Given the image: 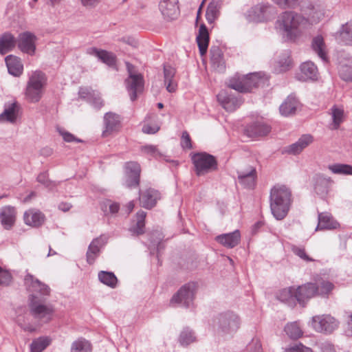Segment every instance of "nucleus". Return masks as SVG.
<instances>
[{"mask_svg":"<svg viewBox=\"0 0 352 352\" xmlns=\"http://www.w3.org/2000/svg\"><path fill=\"white\" fill-rule=\"evenodd\" d=\"M328 168L334 174L352 175V166L345 164H333L329 165Z\"/></svg>","mask_w":352,"mask_h":352,"instance_id":"51","label":"nucleus"},{"mask_svg":"<svg viewBox=\"0 0 352 352\" xmlns=\"http://www.w3.org/2000/svg\"><path fill=\"white\" fill-rule=\"evenodd\" d=\"M320 347L322 352H336L333 344L329 342H322Z\"/></svg>","mask_w":352,"mask_h":352,"instance_id":"64","label":"nucleus"},{"mask_svg":"<svg viewBox=\"0 0 352 352\" xmlns=\"http://www.w3.org/2000/svg\"><path fill=\"white\" fill-rule=\"evenodd\" d=\"M126 65L129 73V76L125 80L126 88L131 100L134 101L136 100L138 94L144 90V80L141 74L134 71V66L132 64L126 63Z\"/></svg>","mask_w":352,"mask_h":352,"instance_id":"6","label":"nucleus"},{"mask_svg":"<svg viewBox=\"0 0 352 352\" xmlns=\"http://www.w3.org/2000/svg\"><path fill=\"white\" fill-rule=\"evenodd\" d=\"M285 331L292 340H297L303 334V332L297 322L288 323L285 327Z\"/></svg>","mask_w":352,"mask_h":352,"instance_id":"49","label":"nucleus"},{"mask_svg":"<svg viewBox=\"0 0 352 352\" xmlns=\"http://www.w3.org/2000/svg\"><path fill=\"white\" fill-rule=\"evenodd\" d=\"M181 146L183 148H192V143L190 135L187 131H184L182 133V139H181Z\"/></svg>","mask_w":352,"mask_h":352,"instance_id":"60","label":"nucleus"},{"mask_svg":"<svg viewBox=\"0 0 352 352\" xmlns=\"http://www.w3.org/2000/svg\"><path fill=\"white\" fill-rule=\"evenodd\" d=\"M309 25V19L294 11H285L276 22V28L288 41H295Z\"/></svg>","mask_w":352,"mask_h":352,"instance_id":"1","label":"nucleus"},{"mask_svg":"<svg viewBox=\"0 0 352 352\" xmlns=\"http://www.w3.org/2000/svg\"><path fill=\"white\" fill-rule=\"evenodd\" d=\"M46 82L44 73L41 71L34 72L28 82L25 95L32 102H38L42 96V90Z\"/></svg>","mask_w":352,"mask_h":352,"instance_id":"5","label":"nucleus"},{"mask_svg":"<svg viewBox=\"0 0 352 352\" xmlns=\"http://www.w3.org/2000/svg\"><path fill=\"white\" fill-rule=\"evenodd\" d=\"M16 44V39L9 33L6 32L0 36V53L5 54L12 50Z\"/></svg>","mask_w":352,"mask_h":352,"instance_id":"38","label":"nucleus"},{"mask_svg":"<svg viewBox=\"0 0 352 352\" xmlns=\"http://www.w3.org/2000/svg\"><path fill=\"white\" fill-rule=\"evenodd\" d=\"M209 33L208 28L205 24H201L199 27L198 34L196 37V41L199 47L201 56L206 54L209 44Z\"/></svg>","mask_w":352,"mask_h":352,"instance_id":"29","label":"nucleus"},{"mask_svg":"<svg viewBox=\"0 0 352 352\" xmlns=\"http://www.w3.org/2000/svg\"><path fill=\"white\" fill-rule=\"evenodd\" d=\"M217 100L227 111H234L242 104V100L228 91L221 90L217 96Z\"/></svg>","mask_w":352,"mask_h":352,"instance_id":"13","label":"nucleus"},{"mask_svg":"<svg viewBox=\"0 0 352 352\" xmlns=\"http://www.w3.org/2000/svg\"><path fill=\"white\" fill-rule=\"evenodd\" d=\"M256 172L254 168L250 167L248 171L238 172V179L244 187L251 188L255 185Z\"/></svg>","mask_w":352,"mask_h":352,"instance_id":"34","label":"nucleus"},{"mask_svg":"<svg viewBox=\"0 0 352 352\" xmlns=\"http://www.w3.org/2000/svg\"><path fill=\"white\" fill-rule=\"evenodd\" d=\"M240 324L239 316L232 311L221 313L214 319V325L224 334L235 333L239 329Z\"/></svg>","mask_w":352,"mask_h":352,"instance_id":"4","label":"nucleus"},{"mask_svg":"<svg viewBox=\"0 0 352 352\" xmlns=\"http://www.w3.org/2000/svg\"><path fill=\"white\" fill-rule=\"evenodd\" d=\"M196 284L190 282L183 285L172 297L171 303H178L184 307H190L195 298Z\"/></svg>","mask_w":352,"mask_h":352,"instance_id":"10","label":"nucleus"},{"mask_svg":"<svg viewBox=\"0 0 352 352\" xmlns=\"http://www.w3.org/2000/svg\"><path fill=\"white\" fill-rule=\"evenodd\" d=\"M98 279L104 285L111 288H115L117 285L118 279L113 272L100 271L98 273Z\"/></svg>","mask_w":352,"mask_h":352,"instance_id":"46","label":"nucleus"},{"mask_svg":"<svg viewBox=\"0 0 352 352\" xmlns=\"http://www.w3.org/2000/svg\"><path fill=\"white\" fill-rule=\"evenodd\" d=\"M247 352H263L262 344L258 338L254 337L246 346Z\"/></svg>","mask_w":352,"mask_h":352,"instance_id":"56","label":"nucleus"},{"mask_svg":"<svg viewBox=\"0 0 352 352\" xmlns=\"http://www.w3.org/2000/svg\"><path fill=\"white\" fill-rule=\"evenodd\" d=\"M300 79L302 80H315L318 76V68L314 63L306 61L300 65Z\"/></svg>","mask_w":352,"mask_h":352,"instance_id":"36","label":"nucleus"},{"mask_svg":"<svg viewBox=\"0 0 352 352\" xmlns=\"http://www.w3.org/2000/svg\"><path fill=\"white\" fill-rule=\"evenodd\" d=\"M175 73L176 70L174 67L168 65H164V84L166 90L170 93L175 92L177 87V83L175 80Z\"/></svg>","mask_w":352,"mask_h":352,"instance_id":"31","label":"nucleus"},{"mask_svg":"<svg viewBox=\"0 0 352 352\" xmlns=\"http://www.w3.org/2000/svg\"><path fill=\"white\" fill-rule=\"evenodd\" d=\"M210 60L213 67L219 72H223L225 69L223 56L221 49L213 46L210 48Z\"/></svg>","mask_w":352,"mask_h":352,"instance_id":"37","label":"nucleus"},{"mask_svg":"<svg viewBox=\"0 0 352 352\" xmlns=\"http://www.w3.org/2000/svg\"><path fill=\"white\" fill-rule=\"evenodd\" d=\"M265 83L260 73H253L242 78H232L229 82V87L240 93L251 91L254 87H258Z\"/></svg>","mask_w":352,"mask_h":352,"instance_id":"3","label":"nucleus"},{"mask_svg":"<svg viewBox=\"0 0 352 352\" xmlns=\"http://www.w3.org/2000/svg\"><path fill=\"white\" fill-rule=\"evenodd\" d=\"M160 199V194L159 191L152 188H149L144 192L140 198L142 207L147 209L154 207Z\"/></svg>","mask_w":352,"mask_h":352,"instance_id":"28","label":"nucleus"},{"mask_svg":"<svg viewBox=\"0 0 352 352\" xmlns=\"http://www.w3.org/2000/svg\"><path fill=\"white\" fill-rule=\"evenodd\" d=\"M318 289L315 283H307L296 289V298L299 304L304 305L305 301L313 298Z\"/></svg>","mask_w":352,"mask_h":352,"instance_id":"19","label":"nucleus"},{"mask_svg":"<svg viewBox=\"0 0 352 352\" xmlns=\"http://www.w3.org/2000/svg\"><path fill=\"white\" fill-rule=\"evenodd\" d=\"M16 212L14 207L5 206L1 209V223L6 230H10L15 222Z\"/></svg>","mask_w":352,"mask_h":352,"instance_id":"27","label":"nucleus"},{"mask_svg":"<svg viewBox=\"0 0 352 352\" xmlns=\"http://www.w3.org/2000/svg\"><path fill=\"white\" fill-rule=\"evenodd\" d=\"M178 341L182 346H187L195 342L197 338L192 329L189 327H184L179 334Z\"/></svg>","mask_w":352,"mask_h":352,"instance_id":"42","label":"nucleus"},{"mask_svg":"<svg viewBox=\"0 0 352 352\" xmlns=\"http://www.w3.org/2000/svg\"><path fill=\"white\" fill-rule=\"evenodd\" d=\"M271 131V126L263 121H256L247 125L244 133L252 138L265 136Z\"/></svg>","mask_w":352,"mask_h":352,"instance_id":"17","label":"nucleus"},{"mask_svg":"<svg viewBox=\"0 0 352 352\" xmlns=\"http://www.w3.org/2000/svg\"><path fill=\"white\" fill-rule=\"evenodd\" d=\"M292 66L290 54L288 52H284L277 61L275 70L277 73L285 72L291 69Z\"/></svg>","mask_w":352,"mask_h":352,"instance_id":"44","label":"nucleus"},{"mask_svg":"<svg viewBox=\"0 0 352 352\" xmlns=\"http://www.w3.org/2000/svg\"><path fill=\"white\" fill-rule=\"evenodd\" d=\"M311 47L322 60H327L325 44L322 36L318 35L313 38Z\"/></svg>","mask_w":352,"mask_h":352,"instance_id":"43","label":"nucleus"},{"mask_svg":"<svg viewBox=\"0 0 352 352\" xmlns=\"http://www.w3.org/2000/svg\"><path fill=\"white\" fill-rule=\"evenodd\" d=\"M141 150L143 153L149 155L156 159H161L164 157L162 153L157 149V148L153 145H146L142 146Z\"/></svg>","mask_w":352,"mask_h":352,"instance_id":"54","label":"nucleus"},{"mask_svg":"<svg viewBox=\"0 0 352 352\" xmlns=\"http://www.w3.org/2000/svg\"><path fill=\"white\" fill-rule=\"evenodd\" d=\"M316 287L318 289L316 295L321 296H327L333 289L334 285L329 280H322L317 283Z\"/></svg>","mask_w":352,"mask_h":352,"instance_id":"52","label":"nucleus"},{"mask_svg":"<svg viewBox=\"0 0 352 352\" xmlns=\"http://www.w3.org/2000/svg\"><path fill=\"white\" fill-rule=\"evenodd\" d=\"M336 40L343 45H352V21L342 25L336 35Z\"/></svg>","mask_w":352,"mask_h":352,"instance_id":"32","label":"nucleus"},{"mask_svg":"<svg viewBox=\"0 0 352 352\" xmlns=\"http://www.w3.org/2000/svg\"><path fill=\"white\" fill-rule=\"evenodd\" d=\"M107 238L100 236L94 239L88 247L86 254L87 261L89 264H93L99 256L101 248L107 243Z\"/></svg>","mask_w":352,"mask_h":352,"instance_id":"21","label":"nucleus"},{"mask_svg":"<svg viewBox=\"0 0 352 352\" xmlns=\"http://www.w3.org/2000/svg\"><path fill=\"white\" fill-rule=\"evenodd\" d=\"M311 324L318 332L331 333L338 327V322L329 315H322L312 317Z\"/></svg>","mask_w":352,"mask_h":352,"instance_id":"11","label":"nucleus"},{"mask_svg":"<svg viewBox=\"0 0 352 352\" xmlns=\"http://www.w3.org/2000/svg\"><path fill=\"white\" fill-rule=\"evenodd\" d=\"M87 54L98 58L104 63L112 66L116 63V58L112 53L108 52L105 50H100L96 47L88 48Z\"/></svg>","mask_w":352,"mask_h":352,"instance_id":"35","label":"nucleus"},{"mask_svg":"<svg viewBox=\"0 0 352 352\" xmlns=\"http://www.w3.org/2000/svg\"><path fill=\"white\" fill-rule=\"evenodd\" d=\"M36 36L30 32L21 33L16 39L18 47L24 53L33 55L36 51Z\"/></svg>","mask_w":352,"mask_h":352,"instance_id":"12","label":"nucleus"},{"mask_svg":"<svg viewBox=\"0 0 352 352\" xmlns=\"http://www.w3.org/2000/svg\"><path fill=\"white\" fill-rule=\"evenodd\" d=\"M314 189L321 197H325L329 192L333 181L324 174H317L314 177Z\"/></svg>","mask_w":352,"mask_h":352,"instance_id":"18","label":"nucleus"},{"mask_svg":"<svg viewBox=\"0 0 352 352\" xmlns=\"http://www.w3.org/2000/svg\"><path fill=\"white\" fill-rule=\"evenodd\" d=\"M285 352H314L313 350L300 342L290 345L285 349Z\"/></svg>","mask_w":352,"mask_h":352,"instance_id":"58","label":"nucleus"},{"mask_svg":"<svg viewBox=\"0 0 352 352\" xmlns=\"http://www.w3.org/2000/svg\"><path fill=\"white\" fill-rule=\"evenodd\" d=\"M160 129V127L155 124V125H150V124H144L142 127V132L146 134H154L157 133Z\"/></svg>","mask_w":352,"mask_h":352,"instance_id":"63","label":"nucleus"},{"mask_svg":"<svg viewBox=\"0 0 352 352\" xmlns=\"http://www.w3.org/2000/svg\"><path fill=\"white\" fill-rule=\"evenodd\" d=\"M146 216V213L144 211L140 210L136 214V224L130 229V231L136 235L142 234L144 232V221Z\"/></svg>","mask_w":352,"mask_h":352,"instance_id":"47","label":"nucleus"},{"mask_svg":"<svg viewBox=\"0 0 352 352\" xmlns=\"http://www.w3.org/2000/svg\"><path fill=\"white\" fill-rule=\"evenodd\" d=\"M339 227V223L333 218L330 213H318V223L316 230H335Z\"/></svg>","mask_w":352,"mask_h":352,"instance_id":"26","label":"nucleus"},{"mask_svg":"<svg viewBox=\"0 0 352 352\" xmlns=\"http://www.w3.org/2000/svg\"><path fill=\"white\" fill-rule=\"evenodd\" d=\"M60 135L63 136V140L67 142H81L82 140L74 137V135L69 132L60 131Z\"/></svg>","mask_w":352,"mask_h":352,"instance_id":"61","label":"nucleus"},{"mask_svg":"<svg viewBox=\"0 0 352 352\" xmlns=\"http://www.w3.org/2000/svg\"><path fill=\"white\" fill-rule=\"evenodd\" d=\"M221 8L220 0H212L208 6L206 18L208 23L211 24L218 18Z\"/></svg>","mask_w":352,"mask_h":352,"instance_id":"40","label":"nucleus"},{"mask_svg":"<svg viewBox=\"0 0 352 352\" xmlns=\"http://www.w3.org/2000/svg\"><path fill=\"white\" fill-rule=\"evenodd\" d=\"M71 352H91V345L89 341L80 338L72 344Z\"/></svg>","mask_w":352,"mask_h":352,"instance_id":"48","label":"nucleus"},{"mask_svg":"<svg viewBox=\"0 0 352 352\" xmlns=\"http://www.w3.org/2000/svg\"><path fill=\"white\" fill-rule=\"evenodd\" d=\"M28 300L30 312L34 319L44 323L52 320L54 309L51 305L42 304L34 294L29 296Z\"/></svg>","mask_w":352,"mask_h":352,"instance_id":"7","label":"nucleus"},{"mask_svg":"<svg viewBox=\"0 0 352 352\" xmlns=\"http://www.w3.org/2000/svg\"><path fill=\"white\" fill-rule=\"evenodd\" d=\"M282 9H295L299 6L301 0H272Z\"/></svg>","mask_w":352,"mask_h":352,"instance_id":"53","label":"nucleus"},{"mask_svg":"<svg viewBox=\"0 0 352 352\" xmlns=\"http://www.w3.org/2000/svg\"><path fill=\"white\" fill-rule=\"evenodd\" d=\"M196 175H206L217 169V162L214 156L207 153H197L192 156Z\"/></svg>","mask_w":352,"mask_h":352,"instance_id":"8","label":"nucleus"},{"mask_svg":"<svg viewBox=\"0 0 352 352\" xmlns=\"http://www.w3.org/2000/svg\"><path fill=\"white\" fill-rule=\"evenodd\" d=\"M276 298L281 302H285L289 305L296 304V289L293 287L284 288L278 292Z\"/></svg>","mask_w":352,"mask_h":352,"instance_id":"39","label":"nucleus"},{"mask_svg":"<svg viewBox=\"0 0 352 352\" xmlns=\"http://www.w3.org/2000/svg\"><path fill=\"white\" fill-rule=\"evenodd\" d=\"M5 60L10 74L16 77L21 75L23 66L19 58L9 55L6 58Z\"/></svg>","mask_w":352,"mask_h":352,"instance_id":"33","label":"nucleus"},{"mask_svg":"<svg viewBox=\"0 0 352 352\" xmlns=\"http://www.w3.org/2000/svg\"><path fill=\"white\" fill-rule=\"evenodd\" d=\"M215 240L228 248H233L236 246L241 240L239 230H236L232 232L222 234L216 236Z\"/></svg>","mask_w":352,"mask_h":352,"instance_id":"24","label":"nucleus"},{"mask_svg":"<svg viewBox=\"0 0 352 352\" xmlns=\"http://www.w3.org/2000/svg\"><path fill=\"white\" fill-rule=\"evenodd\" d=\"M299 106L300 102L298 100L294 95L290 94L280 104L279 111L282 116L287 117L295 114Z\"/></svg>","mask_w":352,"mask_h":352,"instance_id":"25","label":"nucleus"},{"mask_svg":"<svg viewBox=\"0 0 352 352\" xmlns=\"http://www.w3.org/2000/svg\"><path fill=\"white\" fill-rule=\"evenodd\" d=\"M17 117L16 104L12 103L6 107L0 114V121H7L11 123L15 122Z\"/></svg>","mask_w":352,"mask_h":352,"instance_id":"45","label":"nucleus"},{"mask_svg":"<svg viewBox=\"0 0 352 352\" xmlns=\"http://www.w3.org/2000/svg\"><path fill=\"white\" fill-rule=\"evenodd\" d=\"M339 75L344 81H352V65H342L339 69Z\"/></svg>","mask_w":352,"mask_h":352,"instance_id":"55","label":"nucleus"},{"mask_svg":"<svg viewBox=\"0 0 352 352\" xmlns=\"http://www.w3.org/2000/svg\"><path fill=\"white\" fill-rule=\"evenodd\" d=\"M103 120L104 125V130L102 131L103 137H107L119 130L121 124L119 115L113 112H107L104 114Z\"/></svg>","mask_w":352,"mask_h":352,"instance_id":"20","label":"nucleus"},{"mask_svg":"<svg viewBox=\"0 0 352 352\" xmlns=\"http://www.w3.org/2000/svg\"><path fill=\"white\" fill-rule=\"evenodd\" d=\"M51 340L47 337H41L34 340L30 344L31 352H42L47 346L50 345Z\"/></svg>","mask_w":352,"mask_h":352,"instance_id":"50","label":"nucleus"},{"mask_svg":"<svg viewBox=\"0 0 352 352\" xmlns=\"http://www.w3.org/2000/svg\"><path fill=\"white\" fill-rule=\"evenodd\" d=\"M291 250L292 251V252L298 256V257H300L301 259L307 261V262H309V261H313L314 259H312L311 258H310L306 253L305 252V250L303 247L302 246H297V245H293L291 248Z\"/></svg>","mask_w":352,"mask_h":352,"instance_id":"57","label":"nucleus"},{"mask_svg":"<svg viewBox=\"0 0 352 352\" xmlns=\"http://www.w3.org/2000/svg\"><path fill=\"white\" fill-rule=\"evenodd\" d=\"M270 208L277 220L283 219L287 214L292 204V193L284 185H276L270 191Z\"/></svg>","mask_w":352,"mask_h":352,"instance_id":"2","label":"nucleus"},{"mask_svg":"<svg viewBox=\"0 0 352 352\" xmlns=\"http://www.w3.org/2000/svg\"><path fill=\"white\" fill-rule=\"evenodd\" d=\"M12 280V276L10 272L0 267V285L8 286L10 284Z\"/></svg>","mask_w":352,"mask_h":352,"instance_id":"59","label":"nucleus"},{"mask_svg":"<svg viewBox=\"0 0 352 352\" xmlns=\"http://www.w3.org/2000/svg\"><path fill=\"white\" fill-rule=\"evenodd\" d=\"M24 285L27 290L30 292H38L41 296H49L50 294V288L49 286L41 282L30 274H28L25 276Z\"/></svg>","mask_w":352,"mask_h":352,"instance_id":"14","label":"nucleus"},{"mask_svg":"<svg viewBox=\"0 0 352 352\" xmlns=\"http://www.w3.org/2000/svg\"><path fill=\"white\" fill-rule=\"evenodd\" d=\"M276 15L275 8L269 4H258L251 8L245 14L250 22L258 23L270 20Z\"/></svg>","mask_w":352,"mask_h":352,"instance_id":"9","label":"nucleus"},{"mask_svg":"<svg viewBox=\"0 0 352 352\" xmlns=\"http://www.w3.org/2000/svg\"><path fill=\"white\" fill-rule=\"evenodd\" d=\"M23 219L25 224L39 227L45 221V215L38 210L30 209L24 213Z\"/></svg>","mask_w":352,"mask_h":352,"instance_id":"30","label":"nucleus"},{"mask_svg":"<svg viewBox=\"0 0 352 352\" xmlns=\"http://www.w3.org/2000/svg\"><path fill=\"white\" fill-rule=\"evenodd\" d=\"M78 94L81 98L85 99L97 109H100L104 105V102L100 94L96 91L86 87L80 88Z\"/></svg>","mask_w":352,"mask_h":352,"instance_id":"22","label":"nucleus"},{"mask_svg":"<svg viewBox=\"0 0 352 352\" xmlns=\"http://www.w3.org/2000/svg\"><path fill=\"white\" fill-rule=\"evenodd\" d=\"M329 114L332 118V125L333 129H338L344 120V111L343 108L333 105L329 109Z\"/></svg>","mask_w":352,"mask_h":352,"instance_id":"41","label":"nucleus"},{"mask_svg":"<svg viewBox=\"0 0 352 352\" xmlns=\"http://www.w3.org/2000/svg\"><path fill=\"white\" fill-rule=\"evenodd\" d=\"M178 0H161L159 9L164 19L172 21L177 18L179 9L177 6Z\"/></svg>","mask_w":352,"mask_h":352,"instance_id":"15","label":"nucleus"},{"mask_svg":"<svg viewBox=\"0 0 352 352\" xmlns=\"http://www.w3.org/2000/svg\"><path fill=\"white\" fill-rule=\"evenodd\" d=\"M37 181L47 188L50 187L51 182L48 179V174L47 172L41 173L37 177Z\"/></svg>","mask_w":352,"mask_h":352,"instance_id":"62","label":"nucleus"},{"mask_svg":"<svg viewBox=\"0 0 352 352\" xmlns=\"http://www.w3.org/2000/svg\"><path fill=\"white\" fill-rule=\"evenodd\" d=\"M312 141L313 138L311 135H303L297 142L285 147L284 148V153L291 155H298L300 153L304 148L308 146Z\"/></svg>","mask_w":352,"mask_h":352,"instance_id":"23","label":"nucleus"},{"mask_svg":"<svg viewBox=\"0 0 352 352\" xmlns=\"http://www.w3.org/2000/svg\"><path fill=\"white\" fill-rule=\"evenodd\" d=\"M126 186L129 188L137 187L140 183V166L135 162L126 163Z\"/></svg>","mask_w":352,"mask_h":352,"instance_id":"16","label":"nucleus"}]
</instances>
